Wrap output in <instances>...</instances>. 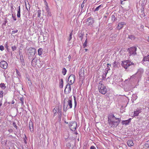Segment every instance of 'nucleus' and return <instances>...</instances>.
Instances as JSON below:
<instances>
[{
  "label": "nucleus",
  "instance_id": "bb28decb",
  "mask_svg": "<svg viewBox=\"0 0 149 149\" xmlns=\"http://www.w3.org/2000/svg\"><path fill=\"white\" fill-rule=\"evenodd\" d=\"M103 7V6L102 5H101L98 6H97L95 9V11H97L99 10V9L100 8H102Z\"/></svg>",
  "mask_w": 149,
  "mask_h": 149
},
{
  "label": "nucleus",
  "instance_id": "58836bf2",
  "mask_svg": "<svg viewBox=\"0 0 149 149\" xmlns=\"http://www.w3.org/2000/svg\"><path fill=\"white\" fill-rule=\"evenodd\" d=\"M13 125L17 129V126L16 125V123H15V122H14L13 123Z\"/></svg>",
  "mask_w": 149,
  "mask_h": 149
},
{
  "label": "nucleus",
  "instance_id": "de8ad7c7",
  "mask_svg": "<svg viewBox=\"0 0 149 149\" xmlns=\"http://www.w3.org/2000/svg\"><path fill=\"white\" fill-rule=\"evenodd\" d=\"M68 59H69V60H70V59L71 58V56H70V55H69V56L68 57Z\"/></svg>",
  "mask_w": 149,
  "mask_h": 149
},
{
  "label": "nucleus",
  "instance_id": "2f4dec72",
  "mask_svg": "<svg viewBox=\"0 0 149 149\" xmlns=\"http://www.w3.org/2000/svg\"><path fill=\"white\" fill-rule=\"evenodd\" d=\"M11 48H12V50L13 51H14L16 49L17 47L15 46L14 45V46H12L11 47Z\"/></svg>",
  "mask_w": 149,
  "mask_h": 149
},
{
  "label": "nucleus",
  "instance_id": "423d86ee",
  "mask_svg": "<svg viewBox=\"0 0 149 149\" xmlns=\"http://www.w3.org/2000/svg\"><path fill=\"white\" fill-rule=\"evenodd\" d=\"M36 53V49L34 48L30 47L28 50V55L29 57H31Z\"/></svg>",
  "mask_w": 149,
  "mask_h": 149
},
{
  "label": "nucleus",
  "instance_id": "393cba45",
  "mask_svg": "<svg viewBox=\"0 0 149 149\" xmlns=\"http://www.w3.org/2000/svg\"><path fill=\"white\" fill-rule=\"evenodd\" d=\"M79 76L81 77H83L84 75V72H82V71H80L79 72Z\"/></svg>",
  "mask_w": 149,
  "mask_h": 149
},
{
  "label": "nucleus",
  "instance_id": "ea45409f",
  "mask_svg": "<svg viewBox=\"0 0 149 149\" xmlns=\"http://www.w3.org/2000/svg\"><path fill=\"white\" fill-rule=\"evenodd\" d=\"M108 65H109L110 66H111V64H109V63H108L107 64V72L108 71V70H110V68L109 67V66H108Z\"/></svg>",
  "mask_w": 149,
  "mask_h": 149
},
{
  "label": "nucleus",
  "instance_id": "13d9d810",
  "mask_svg": "<svg viewBox=\"0 0 149 149\" xmlns=\"http://www.w3.org/2000/svg\"><path fill=\"white\" fill-rule=\"evenodd\" d=\"M13 103H13V102L12 103V104H13Z\"/></svg>",
  "mask_w": 149,
  "mask_h": 149
},
{
  "label": "nucleus",
  "instance_id": "a19ab883",
  "mask_svg": "<svg viewBox=\"0 0 149 149\" xmlns=\"http://www.w3.org/2000/svg\"><path fill=\"white\" fill-rule=\"evenodd\" d=\"M72 32L71 33H70V38H69V41H70L72 39Z\"/></svg>",
  "mask_w": 149,
  "mask_h": 149
},
{
  "label": "nucleus",
  "instance_id": "4be33fe9",
  "mask_svg": "<svg viewBox=\"0 0 149 149\" xmlns=\"http://www.w3.org/2000/svg\"><path fill=\"white\" fill-rule=\"evenodd\" d=\"M87 41H88V38H86L85 42L83 44V46L84 48H85L87 47V44L88 42Z\"/></svg>",
  "mask_w": 149,
  "mask_h": 149
},
{
  "label": "nucleus",
  "instance_id": "1a4fd4ad",
  "mask_svg": "<svg viewBox=\"0 0 149 149\" xmlns=\"http://www.w3.org/2000/svg\"><path fill=\"white\" fill-rule=\"evenodd\" d=\"M142 62L144 65L147 66L148 65V63H149V55L144 57Z\"/></svg>",
  "mask_w": 149,
  "mask_h": 149
},
{
  "label": "nucleus",
  "instance_id": "f704fd0d",
  "mask_svg": "<svg viewBox=\"0 0 149 149\" xmlns=\"http://www.w3.org/2000/svg\"><path fill=\"white\" fill-rule=\"evenodd\" d=\"M129 38L132 40H134L135 39V37L133 36H129Z\"/></svg>",
  "mask_w": 149,
  "mask_h": 149
},
{
  "label": "nucleus",
  "instance_id": "4c0bfd02",
  "mask_svg": "<svg viewBox=\"0 0 149 149\" xmlns=\"http://www.w3.org/2000/svg\"><path fill=\"white\" fill-rule=\"evenodd\" d=\"M12 17L13 18L14 21L16 20L17 19L16 18L15 15H14L13 14L12 15Z\"/></svg>",
  "mask_w": 149,
  "mask_h": 149
},
{
  "label": "nucleus",
  "instance_id": "0eeeda50",
  "mask_svg": "<svg viewBox=\"0 0 149 149\" xmlns=\"http://www.w3.org/2000/svg\"><path fill=\"white\" fill-rule=\"evenodd\" d=\"M77 127V123L75 122H72L69 124V127L72 131H74Z\"/></svg>",
  "mask_w": 149,
  "mask_h": 149
},
{
  "label": "nucleus",
  "instance_id": "a211bd4d",
  "mask_svg": "<svg viewBox=\"0 0 149 149\" xmlns=\"http://www.w3.org/2000/svg\"><path fill=\"white\" fill-rule=\"evenodd\" d=\"M141 112V111L140 110H138L135 111L134 112V116H138L139 113Z\"/></svg>",
  "mask_w": 149,
  "mask_h": 149
},
{
  "label": "nucleus",
  "instance_id": "8fccbe9b",
  "mask_svg": "<svg viewBox=\"0 0 149 149\" xmlns=\"http://www.w3.org/2000/svg\"><path fill=\"white\" fill-rule=\"evenodd\" d=\"M148 41L149 42V36L148 37Z\"/></svg>",
  "mask_w": 149,
  "mask_h": 149
},
{
  "label": "nucleus",
  "instance_id": "c9c22d12",
  "mask_svg": "<svg viewBox=\"0 0 149 149\" xmlns=\"http://www.w3.org/2000/svg\"><path fill=\"white\" fill-rule=\"evenodd\" d=\"M4 49V47L3 45H0V50L1 51H3Z\"/></svg>",
  "mask_w": 149,
  "mask_h": 149
},
{
  "label": "nucleus",
  "instance_id": "7c9ffc66",
  "mask_svg": "<svg viewBox=\"0 0 149 149\" xmlns=\"http://www.w3.org/2000/svg\"><path fill=\"white\" fill-rule=\"evenodd\" d=\"M145 146L147 147L148 148L149 147V141H146V143L145 144Z\"/></svg>",
  "mask_w": 149,
  "mask_h": 149
},
{
  "label": "nucleus",
  "instance_id": "e433bc0d",
  "mask_svg": "<svg viewBox=\"0 0 149 149\" xmlns=\"http://www.w3.org/2000/svg\"><path fill=\"white\" fill-rule=\"evenodd\" d=\"M38 17H40V11L39 10H38Z\"/></svg>",
  "mask_w": 149,
  "mask_h": 149
},
{
  "label": "nucleus",
  "instance_id": "6e6d98bb",
  "mask_svg": "<svg viewBox=\"0 0 149 149\" xmlns=\"http://www.w3.org/2000/svg\"><path fill=\"white\" fill-rule=\"evenodd\" d=\"M25 137L26 138V135H25Z\"/></svg>",
  "mask_w": 149,
  "mask_h": 149
},
{
  "label": "nucleus",
  "instance_id": "6ab92c4d",
  "mask_svg": "<svg viewBox=\"0 0 149 149\" xmlns=\"http://www.w3.org/2000/svg\"><path fill=\"white\" fill-rule=\"evenodd\" d=\"M43 49L41 48H39L38 50V54L39 56L41 55L42 54Z\"/></svg>",
  "mask_w": 149,
  "mask_h": 149
},
{
  "label": "nucleus",
  "instance_id": "bf43d9fd",
  "mask_svg": "<svg viewBox=\"0 0 149 149\" xmlns=\"http://www.w3.org/2000/svg\"><path fill=\"white\" fill-rule=\"evenodd\" d=\"M148 141H149V140Z\"/></svg>",
  "mask_w": 149,
  "mask_h": 149
},
{
  "label": "nucleus",
  "instance_id": "49530a36",
  "mask_svg": "<svg viewBox=\"0 0 149 149\" xmlns=\"http://www.w3.org/2000/svg\"><path fill=\"white\" fill-rule=\"evenodd\" d=\"M34 59H33L31 62V64L32 65H34V61H33Z\"/></svg>",
  "mask_w": 149,
  "mask_h": 149
},
{
  "label": "nucleus",
  "instance_id": "473e14b6",
  "mask_svg": "<svg viewBox=\"0 0 149 149\" xmlns=\"http://www.w3.org/2000/svg\"><path fill=\"white\" fill-rule=\"evenodd\" d=\"M116 19V18L114 15L111 16V20L113 21H114Z\"/></svg>",
  "mask_w": 149,
  "mask_h": 149
},
{
  "label": "nucleus",
  "instance_id": "a18cd8bd",
  "mask_svg": "<svg viewBox=\"0 0 149 149\" xmlns=\"http://www.w3.org/2000/svg\"><path fill=\"white\" fill-rule=\"evenodd\" d=\"M18 32V30H16V31H12V33H17Z\"/></svg>",
  "mask_w": 149,
  "mask_h": 149
},
{
  "label": "nucleus",
  "instance_id": "f257e3e1",
  "mask_svg": "<svg viewBox=\"0 0 149 149\" xmlns=\"http://www.w3.org/2000/svg\"><path fill=\"white\" fill-rule=\"evenodd\" d=\"M120 118L115 117L112 113L110 114L108 116V122L111 127L117 126L120 123Z\"/></svg>",
  "mask_w": 149,
  "mask_h": 149
},
{
  "label": "nucleus",
  "instance_id": "20e7f679",
  "mask_svg": "<svg viewBox=\"0 0 149 149\" xmlns=\"http://www.w3.org/2000/svg\"><path fill=\"white\" fill-rule=\"evenodd\" d=\"M136 49L135 47H131L129 48L127 51L129 54V56L135 55L136 54Z\"/></svg>",
  "mask_w": 149,
  "mask_h": 149
},
{
  "label": "nucleus",
  "instance_id": "39448f33",
  "mask_svg": "<svg viewBox=\"0 0 149 149\" xmlns=\"http://www.w3.org/2000/svg\"><path fill=\"white\" fill-rule=\"evenodd\" d=\"M134 65V63L130 61L127 60L123 61L121 65L125 69L127 68L130 65Z\"/></svg>",
  "mask_w": 149,
  "mask_h": 149
},
{
  "label": "nucleus",
  "instance_id": "f3484780",
  "mask_svg": "<svg viewBox=\"0 0 149 149\" xmlns=\"http://www.w3.org/2000/svg\"><path fill=\"white\" fill-rule=\"evenodd\" d=\"M17 16L18 18L20 17V8L19 6L18 7V9L17 10Z\"/></svg>",
  "mask_w": 149,
  "mask_h": 149
},
{
  "label": "nucleus",
  "instance_id": "3c124183",
  "mask_svg": "<svg viewBox=\"0 0 149 149\" xmlns=\"http://www.w3.org/2000/svg\"><path fill=\"white\" fill-rule=\"evenodd\" d=\"M85 51L86 52L88 50V49H85Z\"/></svg>",
  "mask_w": 149,
  "mask_h": 149
},
{
  "label": "nucleus",
  "instance_id": "c85d7f7f",
  "mask_svg": "<svg viewBox=\"0 0 149 149\" xmlns=\"http://www.w3.org/2000/svg\"><path fill=\"white\" fill-rule=\"evenodd\" d=\"M8 42H6V43H5V45H4V46H5V48H6L7 50L8 51L9 49H8Z\"/></svg>",
  "mask_w": 149,
  "mask_h": 149
},
{
  "label": "nucleus",
  "instance_id": "dca6fc26",
  "mask_svg": "<svg viewBox=\"0 0 149 149\" xmlns=\"http://www.w3.org/2000/svg\"><path fill=\"white\" fill-rule=\"evenodd\" d=\"M127 145L130 147L133 146L134 145L133 141L131 140L128 141H127Z\"/></svg>",
  "mask_w": 149,
  "mask_h": 149
},
{
  "label": "nucleus",
  "instance_id": "a878e982",
  "mask_svg": "<svg viewBox=\"0 0 149 149\" xmlns=\"http://www.w3.org/2000/svg\"><path fill=\"white\" fill-rule=\"evenodd\" d=\"M31 127L32 128H31V127L30 126V125H31V123L30 122H29V129H30V131L31 132H32L33 131V124L32 123V122H31Z\"/></svg>",
  "mask_w": 149,
  "mask_h": 149
},
{
  "label": "nucleus",
  "instance_id": "aec40b11",
  "mask_svg": "<svg viewBox=\"0 0 149 149\" xmlns=\"http://www.w3.org/2000/svg\"><path fill=\"white\" fill-rule=\"evenodd\" d=\"M0 87L2 89H4L6 88V86L4 84L1 83L0 84Z\"/></svg>",
  "mask_w": 149,
  "mask_h": 149
},
{
  "label": "nucleus",
  "instance_id": "5fc2aeb1",
  "mask_svg": "<svg viewBox=\"0 0 149 149\" xmlns=\"http://www.w3.org/2000/svg\"><path fill=\"white\" fill-rule=\"evenodd\" d=\"M75 134H77V132H76V133H75Z\"/></svg>",
  "mask_w": 149,
  "mask_h": 149
},
{
  "label": "nucleus",
  "instance_id": "72a5a7b5",
  "mask_svg": "<svg viewBox=\"0 0 149 149\" xmlns=\"http://www.w3.org/2000/svg\"><path fill=\"white\" fill-rule=\"evenodd\" d=\"M74 107H75L76 106L77 104V103L76 100V97L75 96H74Z\"/></svg>",
  "mask_w": 149,
  "mask_h": 149
},
{
  "label": "nucleus",
  "instance_id": "603ef678",
  "mask_svg": "<svg viewBox=\"0 0 149 149\" xmlns=\"http://www.w3.org/2000/svg\"><path fill=\"white\" fill-rule=\"evenodd\" d=\"M11 8H13V6H11Z\"/></svg>",
  "mask_w": 149,
  "mask_h": 149
},
{
  "label": "nucleus",
  "instance_id": "6e6552de",
  "mask_svg": "<svg viewBox=\"0 0 149 149\" xmlns=\"http://www.w3.org/2000/svg\"><path fill=\"white\" fill-rule=\"evenodd\" d=\"M75 80V76L73 74L70 75L68 79V84H72Z\"/></svg>",
  "mask_w": 149,
  "mask_h": 149
},
{
  "label": "nucleus",
  "instance_id": "79ce46f5",
  "mask_svg": "<svg viewBox=\"0 0 149 149\" xmlns=\"http://www.w3.org/2000/svg\"><path fill=\"white\" fill-rule=\"evenodd\" d=\"M20 100L22 104H24V99L23 98H20Z\"/></svg>",
  "mask_w": 149,
  "mask_h": 149
},
{
  "label": "nucleus",
  "instance_id": "cd10ccee",
  "mask_svg": "<svg viewBox=\"0 0 149 149\" xmlns=\"http://www.w3.org/2000/svg\"><path fill=\"white\" fill-rule=\"evenodd\" d=\"M118 62H116V61H114L113 63V67L114 68H116L118 67Z\"/></svg>",
  "mask_w": 149,
  "mask_h": 149
},
{
  "label": "nucleus",
  "instance_id": "9b49d317",
  "mask_svg": "<svg viewBox=\"0 0 149 149\" xmlns=\"http://www.w3.org/2000/svg\"><path fill=\"white\" fill-rule=\"evenodd\" d=\"M70 84H68L66 86V88L65 89V93L66 94H68L70 93L71 90V88L70 86Z\"/></svg>",
  "mask_w": 149,
  "mask_h": 149
},
{
  "label": "nucleus",
  "instance_id": "412c9836",
  "mask_svg": "<svg viewBox=\"0 0 149 149\" xmlns=\"http://www.w3.org/2000/svg\"><path fill=\"white\" fill-rule=\"evenodd\" d=\"M78 36L79 38L81 39V40L82 41L84 36V34L81 33L78 34Z\"/></svg>",
  "mask_w": 149,
  "mask_h": 149
},
{
  "label": "nucleus",
  "instance_id": "b1692460",
  "mask_svg": "<svg viewBox=\"0 0 149 149\" xmlns=\"http://www.w3.org/2000/svg\"><path fill=\"white\" fill-rule=\"evenodd\" d=\"M67 72V70L65 68H63L62 73L63 75H65L66 74Z\"/></svg>",
  "mask_w": 149,
  "mask_h": 149
},
{
  "label": "nucleus",
  "instance_id": "9d476101",
  "mask_svg": "<svg viewBox=\"0 0 149 149\" xmlns=\"http://www.w3.org/2000/svg\"><path fill=\"white\" fill-rule=\"evenodd\" d=\"M8 65V63L5 61H3L0 62V66L3 69H6Z\"/></svg>",
  "mask_w": 149,
  "mask_h": 149
},
{
  "label": "nucleus",
  "instance_id": "ddd939ff",
  "mask_svg": "<svg viewBox=\"0 0 149 149\" xmlns=\"http://www.w3.org/2000/svg\"><path fill=\"white\" fill-rule=\"evenodd\" d=\"M87 21L88 22V25H92L94 23V20L91 17L88 18L87 19Z\"/></svg>",
  "mask_w": 149,
  "mask_h": 149
},
{
  "label": "nucleus",
  "instance_id": "7ed1b4c3",
  "mask_svg": "<svg viewBox=\"0 0 149 149\" xmlns=\"http://www.w3.org/2000/svg\"><path fill=\"white\" fill-rule=\"evenodd\" d=\"M99 92L102 94H105L107 92V89L104 85L102 84V81H100L98 85Z\"/></svg>",
  "mask_w": 149,
  "mask_h": 149
},
{
  "label": "nucleus",
  "instance_id": "5701e85b",
  "mask_svg": "<svg viewBox=\"0 0 149 149\" xmlns=\"http://www.w3.org/2000/svg\"><path fill=\"white\" fill-rule=\"evenodd\" d=\"M59 87L61 88H62L63 87V81L62 79H61V81L60 82Z\"/></svg>",
  "mask_w": 149,
  "mask_h": 149
},
{
  "label": "nucleus",
  "instance_id": "f03ea898",
  "mask_svg": "<svg viewBox=\"0 0 149 149\" xmlns=\"http://www.w3.org/2000/svg\"><path fill=\"white\" fill-rule=\"evenodd\" d=\"M72 107V100L68 98H65L63 102V111H66L68 109H71Z\"/></svg>",
  "mask_w": 149,
  "mask_h": 149
},
{
  "label": "nucleus",
  "instance_id": "4d7b16f0",
  "mask_svg": "<svg viewBox=\"0 0 149 149\" xmlns=\"http://www.w3.org/2000/svg\"><path fill=\"white\" fill-rule=\"evenodd\" d=\"M13 103H13V102L12 103V104H13Z\"/></svg>",
  "mask_w": 149,
  "mask_h": 149
},
{
  "label": "nucleus",
  "instance_id": "f8f14e48",
  "mask_svg": "<svg viewBox=\"0 0 149 149\" xmlns=\"http://www.w3.org/2000/svg\"><path fill=\"white\" fill-rule=\"evenodd\" d=\"M125 25L126 23L124 22L119 23L117 26V28L118 30L121 29L123 28L124 25Z\"/></svg>",
  "mask_w": 149,
  "mask_h": 149
},
{
  "label": "nucleus",
  "instance_id": "4468645a",
  "mask_svg": "<svg viewBox=\"0 0 149 149\" xmlns=\"http://www.w3.org/2000/svg\"><path fill=\"white\" fill-rule=\"evenodd\" d=\"M58 110V108L57 107H55L53 110V112L54 113V116H55L58 113L57 111Z\"/></svg>",
  "mask_w": 149,
  "mask_h": 149
},
{
  "label": "nucleus",
  "instance_id": "09e8293b",
  "mask_svg": "<svg viewBox=\"0 0 149 149\" xmlns=\"http://www.w3.org/2000/svg\"><path fill=\"white\" fill-rule=\"evenodd\" d=\"M26 8L28 11H29L30 10V7H29V10H28V9L27 8V7L26 6Z\"/></svg>",
  "mask_w": 149,
  "mask_h": 149
},
{
  "label": "nucleus",
  "instance_id": "2eb2a0df",
  "mask_svg": "<svg viewBox=\"0 0 149 149\" xmlns=\"http://www.w3.org/2000/svg\"><path fill=\"white\" fill-rule=\"evenodd\" d=\"M130 119H129L128 120H123L122 121V124L123 125H126L129 124L130 121Z\"/></svg>",
  "mask_w": 149,
  "mask_h": 149
},
{
  "label": "nucleus",
  "instance_id": "864d4df0",
  "mask_svg": "<svg viewBox=\"0 0 149 149\" xmlns=\"http://www.w3.org/2000/svg\"><path fill=\"white\" fill-rule=\"evenodd\" d=\"M28 80H29V81H30V79H28Z\"/></svg>",
  "mask_w": 149,
  "mask_h": 149
},
{
  "label": "nucleus",
  "instance_id": "c756f323",
  "mask_svg": "<svg viewBox=\"0 0 149 149\" xmlns=\"http://www.w3.org/2000/svg\"><path fill=\"white\" fill-rule=\"evenodd\" d=\"M3 96V91H0V98H2Z\"/></svg>",
  "mask_w": 149,
  "mask_h": 149
},
{
  "label": "nucleus",
  "instance_id": "c03bdc74",
  "mask_svg": "<svg viewBox=\"0 0 149 149\" xmlns=\"http://www.w3.org/2000/svg\"><path fill=\"white\" fill-rule=\"evenodd\" d=\"M58 111L59 112L58 114H60V116H61V115L62 114V111H61V110H59L58 109Z\"/></svg>",
  "mask_w": 149,
  "mask_h": 149
},
{
  "label": "nucleus",
  "instance_id": "37998d69",
  "mask_svg": "<svg viewBox=\"0 0 149 149\" xmlns=\"http://www.w3.org/2000/svg\"><path fill=\"white\" fill-rule=\"evenodd\" d=\"M90 149H96V148L94 146H92L91 147Z\"/></svg>",
  "mask_w": 149,
  "mask_h": 149
}]
</instances>
